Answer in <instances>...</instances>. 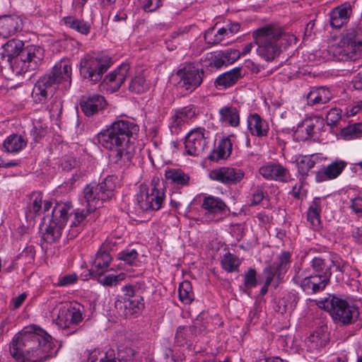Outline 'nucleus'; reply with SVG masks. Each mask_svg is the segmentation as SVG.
Instances as JSON below:
<instances>
[{"label": "nucleus", "instance_id": "a878e982", "mask_svg": "<svg viewBox=\"0 0 362 362\" xmlns=\"http://www.w3.org/2000/svg\"><path fill=\"white\" fill-rule=\"evenodd\" d=\"M332 263V258L329 255H323L314 257L310 262V267L313 273L325 276L326 275L331 278Z\"/></svg>", "mask_w": 362, "mask_h": 362}, {"label": "nucleus", "instance_id": "4d7b16f0", "mask_svg": "<svg viewBox=\"0 0 362 362\" xmlns=\"http://www.w3.org/2000/svg\"><path fill=\"white\" fill-rule=\"evenodd\" d=\"M185 122L181 119L175 113L170 117L169 123V129L172 134H178L182 127L185 125Z\"/></svg>", "mask_w": 362, "mask_h": 362}, {"label": "nucleus", "instance_id": "5701e85b", "mask_svg": "<svg viewBox=\"0 0 362 362\" xmlns=\"http://www.w3.org/2000/svg\"><path fill=\"white\" fill-rule=\"evenodd\" d=\"M247 128L252 136L257 137L266 136L269 129L268 123L257 113L247 117Z\"/></svg>", "mask_w": 362, "mask_h": 362}, {"label": "nucleus", "instance_id": "79ce46f5", "mask_svg": "<svg viewBox=\"0 0 362 362\" xmlns=\"http://www.w3.org/2000/svg\"><path fill=\"white\" fill-rule=\"evenodd\" d=\"M298 173L303 175H307L310 170L315 165L314 156H298L296 160Z\"/></svg>", "mask_w": 362, "mask_h": 362}, {"label": "nucleus", "instance_id": "cd10ccee", "mask_svg": "<svg viewBox=\"0 0 362 362\" xmlns=\"http://www.w3.org/2000/svg\"><path fill=\"white\" fill-rule=\"evenodd\" d=\"M233 144L229 137H225L221 139L218 146L211 151L209 156V159L214 161H218L220 159H226L230 156L232 152Z\"/></svg>", "mask_w": 362, "mask_h": 362}, {"label": "nucleus", "instance_id": "338daca9", "mask_svg": "<svg viewBox=\"0 0 362 362\" xmlns=\"http://www.w3.org/2000/svg\"><path fill=\"white\" fill-rule=\"evenodd\" d=\"M77 276L75 274H68L59 278L57 285L59 286H66L74 284L77 281Z\"/></svg>", "mask_w": 362, "mask_h": 362}, {"label": "nucleus", "instance_id": "0eeeda50", "mask_svg": "<svg viewBox=\"0 0 362 362\" xmlns=\"http://www.w3.org/2000/svg\"><path fill=\"white\" fill-rule=\"evenodd\" d=\"M72 206L69 202H57L52 211V219L42 233V239L49 243L58 240L67 223Z\"/></svg>", "mask_w": 362, "mask_h": 362}, {"label": "nucleus", "instance_id": "4c0bfd02", "mask_svg": "<svg viewBox=\"0 0 362 362\" xmlns=\"http://www.w3.org/2000/svg\"><path fill=\"white\" fill-rule=\"evenodd\" d=\"M115 178L113 176H107L101 183L97 184L98 188L100 191V197L102 200H107L114 195L115 189Z\"/></svg>", "mask_w": 362, "mask_h": 362}, {"label": "nucleus", "instance_id": "58836bf2", "mask_svg": "<svg viewBox=\"0 0 362 362\" xmlns=\"http://www.w3.org/2000/svg\"><path fill=\"white\" fill-rule=\"evenodd\" d=\"M64 22L66 25L83 35H88L90 33V25L83 20L67 16L64 18Z\"/></svg>", "mask_w": 362, "mask_h": 362}, {"label": "nucleus", "instance_id": "3c124183", "mask_svg": "<svg viewBox=\"0 0 362 362\" xmlns=\"http://www.w3.org/2000/svg\"><path fill=\"white\" fill-rule=\"evenodd\" d=\"M35 83L37 84L40 88L45 90L52 96L56 88L55 85L57 84L54 79H53L48 74L40 77Z\"/></svg>", "mask_w": 362, "mask_h": 362}, {"label": "nucleus", "instance_id": "2eb2a0df", "mask_svg": "<svg viewBox=\"0 0 362 362\" xmlns=\"http://www.w3.org/2000/svg\"><path fill=\"white\" fill-rule=\"evenodd\" d=\"M177 74L180 78V87L192 92L202 84L204 71L192 64H188L180 69Z\"/></svg>", "mask_w": 362, "mask_h": 362}, {"label": "nucleus", "instance_id": "603ef678", "mask_svg": "<svg viewBox=\"0 0 362 362\" xmlns=\"http://www.w3.org/2000/svg\"><path fill=\"white\" fill-rule=\"evenodd\" d=\"M239 260L230 253L224 255L221 260L222 267L227 272H234L239 266Z\"/></svg>", "mask_w": 362, "mask_h": 362}, {"label": "nucleus", "instance_id": "72a5a7b5", "mask_svg": "<svg viewBox=\"0 0 362 362\" xmlns=\"http://www.w3.org/2000/svg\"><path fill=\"white\" fill-rule=\"evenodd\" d=\"M220 121L231 127H237L240 123L238 109L233 106H224L219 110Z\"/></svg>", "mask_w": 362, "mask_h": 362}, {"label": "nucleus", "instance_id": "39448f33", "mask_svg": "<svg viewBox=\"0 0 362 362\" xmlns=\"http://www.w3.org/2000/svg\"><path fill=\"white\" fill-rule=\"evenodd\" d=\"M362 54V27L347 29L343 34L334 55L339 60L354 61Z\"/></svg>", "mask_w": 362, "mask_h": 362}, {"label": "nucleus", "instance_id": "c756f323", "mask_svg": "<svg viewBox=\"0 0 362 362\" xmlns=\"http://www.w3.org/2000/svg\"><path fill=\"white\" fill-rule=\"evenodd\" d=\"M25 47L23 41L17 39L10 40L2 45V57H6L11 64V61L16 58Z\"/></svg>", "mask_w": 362, "mask_h": 362}, {"label": "nucleus", "instance_id": "f704fd0d", "mask_svg": "<svg viewBox=\"0 0 362 362\" xmlns=\"http://www.w3.org/2000/svg\"><path fill=\"white\" fill-rule=\"evenodd\" d=\"M42 194L41 192H33L28 196L26 216L33 218L42 210Z\"/></svg>", "mask_w": 362, "mask_h": 362}, {"label": "nucleus", "instance_id": "c9c22d12", "mask_svg": "<svg viewBox=\"0 0 362 362\" xmlns=\"http://www.w3.org/2000/svg\"><path fill=\"white\" fill-rule=\"evenodd\" d=\"M121 304H123L126 310V315L137 313L144 308V298L141 296H134V298H129V300H117L116 302V306Z\"/></svg>", "mask_w": 362, "mask_h": 362}, {"label": "nucleus", "instance_id": "ddd939ff", "mask_svg": "<svg viewBox=\"0 0 362 362\" xmlns=\"http://www.w3.org/2000/svg\"><path fill=\"white\" fill-rule=\"evenodd\" d=\"M291 256L289 252L284 251L272 264L268 265L264 269L263 274L265 276V282L260 290V295L264 296L267 293L269 286L275 277L278 281L282 279L283 276L286 273L290 267Z\"/></svg>", "mask_w": 362, "mask_h": 362}, {"label": "nucleus", "instance_id": "6e6d98bb", "mask_svg": "<svg viewBox=\"0 0 362 362\" xmlns=\"http://www.w3.org/2000/svg\"><path fill=\"white\" fill-rule=\"evenodd\" d=\"M332 266L336 268V270L341 272L342 274L349 275L351 272L349 270H352V267L340 257H334L332 258Z\"/></svg>", "mask_w": 362, "mask_h": 362}, {"label": "nucleus", "instance_id": "f03ea898", "mask_svg": "<svg viewBox=\"0 0 362 362\" xmlns=\"http://www.w3.org/2000/svg\"><path fill=\"white\" fill-rule=\"evenodd\" d=\"M32 329L17 335L10 344L11 355L19 362H43L50 357L52 337L40 327Z\"/></svg>", "mask_w": 362, "mask_h": 362}, {"label": "nucleus", "instance_id": "6ab92c4d", "mask_svg": "<svg viewBox=\"0 0 362 362\" xmlns=\"http://www.w3.org/2000/svg\"><path fill=\"white\" fill-rule=\"evenodd\" d=\"M259 174L267 180L286 182L289 179V173L279 163H268L259 170Z\"/></svg>", "mask_w": 362, "mask_h": 362}, {"label": "nucleus", "instance_id": "9b49d317", "mask_svg": "<svg viewBox=\"0 0 362 362\" xmlns=\"http://www.w3.org/2000/svg\"><path fill=\"white\" fill-rule=\"evenodd\" d=\"M83 305L77 303L66 304L60 308L56 322L62 329L71 330L66 333V335L74 334L76 332V325L83 320Z\"/></svg>", "mask_w": 362, "mask_h": 362}, {"label": "nucleus", "instance_id": "052dcab7", "mask_svg": "<svg viewBox=\"0 0 362 362\" xmlns=\"http://www.w3.org/2000/svg\"><path fill=\"white\" fill-rule=\"evenodd\" d=\"M341 110L337 107L331 108L326 116V122L327 125H335L337 122L341 119Z\"/></svg>", "mask_w": 362, "mask_h": 362}, {"label": "nucleus", "instance_id": "e433bc0d", "mask_svg": "<svg viewBox=\"0 0 362 362\" xmlns=\"http://www.w3.org/2000/svg\"><path fill=\"white\" fill-rule=\"evenodd\" d=\"M165 176L166 180L176 185H187L189 181V176L180 169H168L165 170Z\"/></svg>", "mask_w": 362, "mask_h": 362}, {"label": "nucleus", "instance_id": "20e7f679", "mask_svg": "<svg viewBox=\"0 0 362 362\" xmlns=\"http://www.w3.org/2000/svg\"><path fill=\"white\" fill-rule=\"evenodd\" d=\"M317 305L327 311L334 322L343 325H349L354 322V317H357V308L350 305L346 300L334 295L321 299L316 303Z\"/></svg>", "mask_w": 362, "mask_h": 362}, {"label": "nucleus", "instance_id": "6e6552de", "mask_svg": "<svg viewBox=\"0 0 362 362\" xmlns=\"http://www.w3.org/2000/svg\"><path fill=\"white\" fill-rule=\"evenodd\" d=\"M293 281L307 294H315L325 289L329 284L330 278L298 267L295 268Z\"/></svg>", "mask_w": 362, "mask_h": 362}, {"label": "nucleus", "instance_id": "e2e57ef3", "mask_svg": "<svg viewBox=\"0 0 362 362\" xmlns=\"http://www.w3.org/2000/svg\"><path fill=\"white\" fill-rule=\"evenodd\" d=\"M79 161L74 157L68 156L62 161L61 165L64 170L70 171L78 166Z\"/></svg>", "mask_w": 362, "mask_h": 362}, {"label": "nucleus", "instance_id": "8fccbe9b", "mask_svg": "<svg viewBox=\"0 0 362 362\" xmlns=\"http://www.w3.org/2000/svg\"><path fill=\"white\" fill-rule=\"evenodd\" d=\"M362 133V124L355 123L341 129V135L345 139H352Z\"/></svg>", "mask_w": 362, "mask_h": 362}, {"label": "nucleus", "instance_id": "13d9d810", "mask_svg": "<svg viewBox=\"0 0 362 362\" xmlns=\"http://www.w3.org/2000/svg\"><path fill=\"white\" fill-rule=\"evenodd\" d=\"M323 122V119L320 117H315L313 119H310L305 120L303 122V125L305 126V130L307 134V138L311 137L313 134H315V128L317 123H320L321 126Z\"/></svg>", "mask_w": 362, "mask_h": 362}, {"label": "nucleus", "instance_id": "de8ad7c7", "mask_svg": "<svg viewBox=\"0 0 362 362\" xmlns=\"http://www.w3.org/2000/svg\"><path fill=\"white\" fill-rule=\"evenodd\" d=\"M175 113L185 122L196 118L199 115V109L194 105H189L175 110Z\"/></svg>", "mask_w": 362, "mask_h": 362}, {"label": "nucleus", "instance_id": "a19ab883", "mask_svg": "<svg viewBox=\"0 0 362 362\" xmlns=\"http://www.w3.org/2000/svg\"><path fill=\"white\" fill-rule=\"evenodd\" d=\"M106 270H103L99 272H96L93 276V277L98 276V281L103 285L107 286H111L113 285H117L119 281H123L126 274L124 273H120L118 275L109 274L107 276H103V272Z\"/></svg>", "mask_w": 362, "mask_h": 362}, {"label": "nucleus", "instance_id": "b1692460", "mask_svg": "<svg viewBox=\"0 0 362 362\" xmlns=\"http://www.w3.org/2000/svg\"><path fill=\"white\" fill-rule=\"evenodd\" d=\"M240 67H235L231 70L219 75L214 81L216 87L227 88L235 84L243 76Z\"/></svg>", "mask_w": 362, "mask_h": 362}, {"label": "nucleus", "instance_id": "a18cd8bd", "mask_svg": "<svg viewBox=\"0 0 362 362\" xmlns=\"http://www.w3.org/2000/svg\"><path fill=\"white\" fill-rule=\"evenodd\" d=\"M129 89L135 93H142L149 89V84L142 74H139L132 79Z\"/></svg>", "mask_w": 362, "mask_h": 362}, {"label": "nucleus", "instance_id": "7c9ffc66", "mask_svg": "<svg viewBox=\"0 0 362 362\" xmlns=\"http://www.w3.org/2000/svg\"><path fill=\"white\" fill-rule=\"evenodd\" d=\"M327 343V337L318 332L311 334L305 341L308 350L315 354L320 353L326 346Z\"/></svg>", "mask_w": 362, "mask_h": 362}, {"label": "nucleus", "instance_id": "bb28decb", "mask_svg": "<svg viewBox=\"0 0 362 362\" xmlns=\"http://www.w3.org/2000/svg\"><path fill=\"white\" fill-rule=\"evenodd\" d=\"M202 207L209 214L218 215L226 212L227 206L221 198L209 195L204 197Z\"/></svg>", "mask_w": 362, "mask_h": 362}, {"label": "nucleus", "instance_id": "4be33fe9", "mask_svg": "<svg viewBox=\"0 0 362 362\" xmlns=\"http://www.w3.org/2000/svg\"><path fill=\"white\" fill-rule=\"evenodd\" d=\"M128 64H122L117 69L105 76L103 82L113 90H117L125 81L129 71Z\"/></svg>", "mask_w": 362, "mask_h": 362}, {"label": "nucleus", "instance_id": "37998d69", "mask_svg": "<svg viewBox=\"0 0 362 362\" xmlns=\"http://www.w3.org/2000/svg\"><path fill=\"white\" fill-rule=\"evenodd\" d=\"M196 330L197 328L194 326L189 327L185 326L178 327L175 336V342L178 346L187 344L190 337L189 335H194Z\"/></svg>", "mask_w": 362, "mask_h": 362}, {"label": "nucleus", "instance_id": "680f3d73", "mask_svg": "<svg viewBox=\"0 0 362 362\" xmlns=\"http://www.w3.org/2000/svg\"><path fill=\"white\" fill-rule=\"evenodd\" d=\"M244 283L245 287L247 288L255 287L257 286V281L256 278L255 269H248L247 272L245 275Z\"/></svg>", "mask_w": 362, "mask_h": 362}, {"label": "nucleus", "instance_id": "774afa93", "mask_svg": "<svg viewBox=\"0 0 362 362\" xmlns=\"http://www.w3.org/2000/svg\"><path fill=\"white\" fill-rule=\"evenodd\" d=\"M351 208L356 214L362 216V196L358 195L351 200Z\"/></svg>", "mask_w": 362, "mask_h": 362}, {"label": "nucleus", "instance_id": "473e14b6", "mask_svg": "<svg viewBox=\"0 0 362 362\" xmlns=\"http://www.w3.org/2000/svg\"><path fill=\"white\" fill-rule=\"evenodd\" d=\"M321 199L314 198L307 212V220L314 229H318L320 226Z\"/></svg>", "mask_w": 362, "mask_h": 362}, {"label": "nucleus", "instance_id": "423d86ee", "mask_svg": "<svg viewBox=\"0 0 362 362\" xmlns=\"http://www.w3.org/2000/svg\"><path fill=\"white\" fill-rule=\"evenodd\" d=\"M44 59V49L36 45H28L23 49L16 58L11 61L13 74L20 76L37 70Z\"/></svg>", "mask_w": 362, "mask_h": 362}, {"label": "nucleus", "instance_id": "412c9836", "mask_svg": "<svg viewBox=\"0 0 362 362\" xmlns=\"http://www.w3.org/2000/svg\"><path fill=\"white\" fill-rule=\"evenodd\" d=\"M352 13L350 2H345L332 10L330 12V25L333 28H340L346 23Z\"/></svg>", "mask_w": 362, "mask_h": 362}, {"label": "nucleus", "instance_id": "0e129e2a", "mask_svg": "<svg viewBox=\"0 0 362 362\" xmlns=\"http://www.w3.org/2000/svg\"><path fill=\"white\" fill-rule=\"evenodd\" d=\"M49 111L54 116L59 115L62 111V102L57 97L52 98L50 105H48Z\"/></svg>", "mask_w": 362, "mask_h": 362}, {"label": "nucleus", "instance_id": "ea45409f", "mask_svg": "<svg viewBox=\"0 0 362 362\" xmlns=\"http://www.w3.org/2000/svg\"><path fill=\"white\" fill-rule=\"evenodd\" d=\"M346 165L347 163L344 160H334L327 166L323 172V175L328 180L334 179L341 173Z\"/></svg>", "mask_w": 362, "mask_h": 362}, {"label": "nucleus", "instance_id": "c03bdc74", "mask_svg": "<svg viewBox=\"0 0 362 362\" xmlns=\"http://www.w3.org/2000/svg\"><path fill=\"white\" fill-rule=\"evenodd\" d=\"M178 295L180 300L185 304H189L194 300V293L189 281H184L180 284Z\"/></svg>", "mask_w": 362, "mask_h": 362}, {"label": "nucleus", "instance_id": "7ed1b4c3", "mask_svg": "<svg viewBox=\"0 0 362 362\" xmlns=\"http://www.w3.org/2000/svg\"><path fill=\"white\" fill-rule=\"evenodd\" d=\"M255 42L257 45L258 55L266 61L273 60L280 53L279 40H286L287 36L279 28L272 25L262 27L253 32ZM293 36L289 37V41L293 40Z\"/></svg>", "mask_w": 362, "mask_h": 362}, {"label": "nucleus", "instance_id": "2f4dec72", "mask_svg": "<svg viewBox=\"0 0 362 362\" xmlns=\"http://www.w3.org/2000/svg\"><path fill=\"white\" fill-rule=\"evenodd\" d=\"M231 38L223 27L219 28L216 33L214 28L209 29L204 34L205 41L211 45H226Z\"/></svg>", "mask_w": 362, "mask_h": 362}, {"label": "nucleus", "instance_id": "a211bd4d", "mask_svg": "<svg viewBox=\"0 0 362 362\" xmlns=\"http://www.w3.org/2000/svg\"><path fill=\"white\" fill-rule=\"evenodd\" d=\"M71 64L69 59H63L57 62L48 74L54 79L55 82L63 83L64 88H68L71 82Z\"/></svg>", "mask_w": 362, "mask_h": 362}, {"label": "nucleus", "instance_id": "09e8293b", "mask_svg": "<svg viewBox=\"0 0 362 362\" xmlns=\"http://www.w3.org/2000/svg\"><path fill=\"white\" fill-rule=\"evenodd\" d=\"M117 259L120 261L124 262L125 264L129 266H135L136 265L137 262L139 261V253L134 249H126L117 254Z\"/></svg>", "mask_w": 362, "mask_h": 362}, {"label": "nucleus", "instance_id": "1a4fd4ad", "mask_svg": "<svg viewBox=\"0 0 362 362\" xmlns=\"http://www.w3.org/2000/svg\"><path fill=\"white\" fill-rule=\"evenodd\" d=\"M136 197L137 204L143 211H157L162 206L165 194L163 189H159L156 185L151 184L149 187L148 185L143 183L140 185Z\"/></svg>", "mask_w": 362, "mask_h": 362}, {"label": "nucleus", "instance_id": "bf43d9fd", "mask_svg": "<svg viewBox=\"0 0 362 362\" xmlns=\"http://www.w3.org/2000/svg\"><path fill=\"white\" fill-rule=\"evenodd\" d=\"M220 53L227 64L233 63L240 57V52L235 49H228L220 51Z\"/></svg>", "mask_w": 362, "mask_h": 362}, {"label": "nucleus", "instance_id": "393cba45", "mask_svg": "<svg viewBox=\"0 0 362 362\" xmlns=\"http://www.w3.org/2000/svg\"><path fill=\"white\" fill-rule=\"evenodd\" d=\"M332 97L330 90L325 87H314L307 94V104L310 106L325 104Z\"/></svg>", "mask_w": 362, "mask_h": 362}, {"label": "nucleus", "instance_id": "f8f14e48", "mask_svg": "<svg viewBox=\"0 0 362 362\" xmlns=\"http://www.w3.org/2000/svg\"><path fill=\"white\" fill-rule=\"evenodd\" d=\"M100 193L97 183L91 182L86 185L83 189V198L87 203V208L86 209H76L74 211V220L71 223V228L78 226L83 223L88 214L100 207L102 202L104 201L100 197Z\"/></svg>", "mask_w": 362, "mask_h": 362}, {"label": "nucleus", "instance_id": "aec40b11", "mask_svg": "<svg viewBox=\"0 0 362 362\" xmlns=\"http://www.w3.org/2000/svg\"><path fill=\"white\" fill-rule=\"evenodd\" d=\"M81 109L84 115L90 117L103 110L106 101L103 96L98 94L83 97L80 103Z\"/></svg>", "mask_w": 362, "mask_h": 362}, {"label": "nucleus", "instance_id": "69168bd1", "mask_svg": "<svg viewBox=\"0 0 362 362\" xmlns=\"http://www.w3.org/2000/svg\"><path fill=\"white\" fill-rule=\"evenodd\" d=\"M164 0H144V9L147 12H153L162 6Z\"/></svg>", "mask_w": 362, "mask_h": 362}, {"label": "nucleus", "instance_id": "f3484780", "mask_svg": "<svg viewBox=\"0 0 362 362\" xmlns=\"http://www.w3.org/2000/svg\"><path fill=\"white\" fill-rule=\"evenodd\" d=\"M244 175L243 170L229 167H221L209 173L210 179L225 185L236 184L243 179Z\"/></svg>", "mask_w": 362, "mask_h": 362}, {"label": "nucleus", "instance_id": "9d476101", "mask_svg": "<svg viewBox=\"0 0 362 362\" xmlns=\"http://www.w3.org/2000/svg\"><path fill=\"white\" fill-rule=\"evenodd\" d=\"M110 66V60L107 57L85 56L80 62L81 75L95 83L102 79V76Z\"/></svg>", "mask_w": 362, "mask_h": 362}, {"label": "nucleus", "instance_id": "c85d7f7f", "mask_svg": "<svg viewBox=\"0 0 362 362\" xmlns=\"http://www.w3.org/2000/svg\"><path fill=\"white\" fill-rule=\"evenodd\" d=\"M28 140L21 134H12L4 141L3 147L8 153H17L23 149Z\"/></svg>", "mask_w": 362, "mask_h": 362}, {"label": "nucleus", "instance_id": "dca6fc26", "mask_svg": "<svg viewBox=\"0 0 362 362\" xmlns=\"http://www.w3.org/2000/svg\"><path fill=\"white\" fill-rule=\"evenodd\" d=\"M115 244L112 241H106L100 246L91 261L92 269L89 270L91 276L96 272L106 270L112 259L111 252L115 250Z\"/></svg>", "mask_w": 362, "mask_h": 362}, {"label": "nucleus", "instance_id": "864d4df0", "mask_svg": "<svg viewBox=\"0 0 362 362\" xmlns=\"http://www.w3.org/2000/svg\"><path fill=\"white\" fill-rule=\"evenodd\" d=\"M50 97H52L51 94L48 93L45 90L40 88L37 84H35L33 89L32 98L35 103L44 104Z\"/></svg>", "mask_w": 362, "mask_h": 362}, {"label": "nucleus", "instance_id": "49530a36", "mask_svg": "<svg viewBox=\"0 0 362 362\" xmlns=\"http://www.w3.org/2000/svg\"><path fill=\"white\" fill-rule=\"evenodd\" d=\"M20 22L21 20L18 16H6L1 19V26L5 28L8 33L14 34L20 29Z\"/></svg>", "mask_w": 362, "mask_h": 362}, {"label": "nucleus", "instance_id": "4468645a", "mask_svg": "<svg viewBox=\"0 0 362 362\" xmlns=\"http://www.w3.org/2000/svg\"><path fill=\"white\" fill-rule=\"evenodd\" d=\"M210 132L204 128L198 127L191 130L186 136L185 146L188 155H201L207 146Z\"/></svg>", "mask_w": 362, "mask_h": 362}, {"label": "nucleus", "instance_id": "5fc2aeb1", "mask_svg": "<svg viewBox=\"0 0 362 362\" xmlns=\"http://www.w3.org/2000/svg\"><path fill=\"white\" fill-rule=\"evenodd\" d=\"M134 356V350L131 347L119 346L116 358L118 362H132Z\"/></svg>", "mask_w": 362, "mask_h": 362}, {"label": "nucleus", "instance_id": "f257e3e1", "mask_svg": "<svg viewBox=\"0 0 362 362\" xmlns=\"http://www.w3.org/2000/svg\"><path fill=\"white\" fill-rule=\"evenodd\" d=\"M139 132V127L134 122L118 119L98 133V143L110 151V160L115 168L124 171L132 165Z\"/></svg>", "mask_w": 362, "mask_h": 362}]
</instances>
